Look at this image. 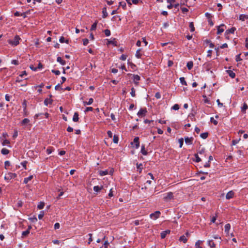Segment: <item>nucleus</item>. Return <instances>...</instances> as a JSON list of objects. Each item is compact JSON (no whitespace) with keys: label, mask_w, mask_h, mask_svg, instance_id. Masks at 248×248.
<instances>
[{"label":"nucleus","mask_w":248,"mask_h":248,"mask_svg":"<svg viewBox=\"0 0 248 248\" xmlns=\"http://www.w3.org/2000/svg\"><path fill=\"white\" fill-rule=\"evenodd\" d=\"M170 230H167L164 231H163L160 233L161 238L162 239H164L166 236L167 234H170Z\"/></svg>","instance_id":"6"},{"label":"nucleus","mask_w":248,"mask_h":248,"mask_svg":"<svg viewBox=\"0 0 248 248\" xmlns=\"http://www.w3.org/2000/svg\"><path fill=\"white\" fill-rule=\"evenodd\" d=\"M205 15L208 19H211L212 17V16L211 15V14L208 13H206Z\"/></svg>","instance_id":"62"},{"label":"nucleus","mask_w":248,"mask_h":248,"mask_svg":"<svg viewBox=\"0 0 248 248\" xmlns=\"http://www.w3.org/2000/svg\"><path fill=\"white\" fill-rule=\"evenodd\" d=\"M107 41H108V43H107V45H109V44H112V45H114V46H117V42L115 38H113V40H109L107 39Z\"/></svg>","instance_id":"9"},{"label":"nucleus","mask_w":248,"mask_h":248,"mask_svg":"<svg viewBox=\"0 0 248 248\" xmlns=\"http://www.w3.org/2000/svg\"><path fill=\"white\" fill-rule=\"evenodd\" d=\"M140 79V77L138 75H133V79L135 83L137 85L138 84V81H139Z\"/></svg>","instance_id":"12"},{"label":"nucleus","mask_w":248,"mask_h":248,"mask_svg":"<svg viewBox=\"0 0 248 248\" xmlns=\"http://www.w3.org/2000/svg\"><path fill=\"white\" fill-rule=\"evenodd\" d=\"M248 108V106L246 103H244L243 106L241 108V111L243 113H246L247 109Z\"/></svg>","instance_id":"21"},{"label":"nucleus","mask_w":248,"mask_h":248,"mask_svg":"<svg viewBox=\"0 0 248 248\" xmlns=\"http://www.w3.org/2000/svg\"><path fill=\"white\" fill-rule=\"evenodd\" d=\"M104 32L107 36H109L110 35L111 33L109 30L106 29L104 30Z\"/></svg>","instance_id":"43"},{"label":"nucleus","mask_w":248,"mask_h":248,"mask_svg":"<svg viewBox=\"0 0 248 248\" xmlns=\"http://www.w3.org/2000/svg\"><path fill=\"white\" fill-rule=\"evenodd\" d=\"M60 227V224L59 223H56L54 224V228L55 230L59 229Z\"/></svg>","instance_id":"58"},{"label":"nucleus","mask_w":248,"mask_h":248,"mask_svg":"<svg viewBox=\"0 0 248 248\" xmlns=\"http://www.w3.org/2000/svg\"><path fill=\"white\" fill-rule=\"evenodd\" d=\"M10 162L9 161H6L4 162V167L6 169H8V167L10 166Z\"/></svg>","instance_id":"46"},{"label":"nucleus","mask_w":248,"mask_h":248,"mask_svg":"<svg viewBox=\"0 0 248 248\" xmlns=\"http://www.w3.org/2000/svg\"><path fill=\"white\" fill-rule=\"evenodd\" d=\"M186 66L188 70H191L193 66V63L192 61L188 62L187 63Z\"/></svg>","instance_id":"26"},{"label":"nucleus","mask_w":248,"mask_h":248,"mask_svg":"<svg viewBox=\"0 0 248 248\" xmlns=\"http://www.w3.org/2000/svg\"><path fill=\"white\" fill-rule=\"evenodd\" d=\"M208 132H204L201 134L200 137L203 139H205L208 137Z\"/></svg>","instance_id":"31"},{"label":"nucleus","mask_w":248,"mask_h":248,"mask_svg":"<svg viewBox=\"0 0 248 248\" xmlns=\"http://www.w3.org/2000/svg\"><path fill=\"white\" fill-rule=\"evenodd\" d=\"M99 172V174L101 176H104V175H106L107 174H108V170H99L98 171Z\"/></svg>","instance_id":"19"},{"label":"nucleus","mask_w":248,"mask_h":248,"mask_svg":"<svg viewBox=\"0 0 248 248\" xmlns=\"http://www.w3.org/2000/svg\"><path fill=\"white\" fill-rule=\"evenodd\" d=\"M210 122L213 123L216 125H217L218 123L217 121L215 120L213 117H211L210 118Z\"/></svg>","instance_id":"48"},{"label":"nucleus","mask_w":248,"mask_h":248,"mask_svg":"<svg viewBox=\"0 0 248 248\" xmlns=\"http://www.w3.org/2000/svg\"><path fill=\"white\" fill-rule=\"evenodd\" d=\"M93 99L92 98H91L89 99V101H88V102H83L84 105L86 106V105H91L93 103Z\"/></svg>","instance_id":"29"},{"label":"nucleus","mask_w":248,"mask_h":248,"mask_svg":"<svg viewBox=\"0 0 248 248\" xmlns=\"http://www.w3.org/2000/svg\"><path fill=\"white\" fill-rule=\"evenodd\" d=\"M182 12L183 13H186V12H188V10L186 8L183 7L181 8Z\"/></svg>","instance_id":"63"},{"label":"nucleus","mask_w":248,"mask_h":248,"mask_svg":"<svg viewBox=\"0 0 248 248\" xmlns=\"http://www.w3.org/2000/svg\"><path fill=\"white\" fill-rule=\"evenodd\" d=\"M10 152V151L6 148H3L1 150V153L3 155H6L8 154Z\"/></svg>","instance_id":"24"},{"label":"nucleus","mask_w":248,"mask_h":248,"mask_svg":"<svg viewBox=\"0 0 248 248\" xmlns=\"http://www.w3.org/2000/svg\"><path fill=\"white\" fill-rule=\"evenodd\" d=\"M178 142L179 143V144H180V148H182V146L183 145V143H184V139L183 138H180L178 140Z\"/></svg>","instance_id":"44"},{"label":"nucleus","mask_w":248,"mask_h":248,"mask_svg":"<svg viewBox=\"0 0 248 248\" xmlns=\"http://www.w3.org/2000/svg\"><path fill=\"white\" fill-rule=\"evenodd\" d=\"M225 25L224 24H221L219 26H218L217 27V34H221L222 32H223L224 31V29L223 28H222V27H225Z\"/></svg>","instance_id":"10"},{"label":"nucleus","mask_w":248,"mask_h":248,"mask_svg":"<svg viewBox=\"0 0 248 248\" xmlns=\"http://www.w3.org/2000/svg\"><path fill=\"white\" fill-rule=\"evenodd\" d=\"M240 140V138L238 140H232V144L233 145H235V144H236L238 142V141Z\"/></svg>","instance_id":"60"},{"label":"nucleus","mask_w":248,"mask_h":248,"mask_svg":"<svg viewBox=\"0 0 248 248\" xmlns=\"http://www.w3.org/2000/svg\"><path fill=\"white\" fill-rule=\"evenodd\" d=\"M231 228V225L230 224H226L225 225V232L227 234L229 235V231L230 230Z\"/></svg>","instance_id":"15"},{"label":"nucleus","mask_w":248,"mask_h":248,"mask_svg":"<svg viewBox=\"0 0 248 248\" xmlns=\"http://www.w3.org/2000/svg\"><path fill=\"white\" fill-rule=\"evenodd\" d=\"M179 241H182L184 243H186L187 242V239L186 237V236L184 235H182V236H180V237L179 238Z\"/></svg>","instance_id":"23"},{"label":"nucleus","mask_w":248,"mask_h":248,"mask_svg":"<svg viewBox=\"0 0 248 248\" xmlns=\"http://www.w3.org/2000/svg\"><path fill=\"white\" fill-rule=\"evenodd\" d=\"M142 164H137V168L138 169H139V171L140 172H141V171H142Z\"/></svg>","instance_id":"45"},{"label":"nucleus","mask_w":248,"mask_h":248,"mask_svg":"<svg viewBox=\"0 0 248 248\" xmlns=\"http://www.w3.org/2000/svg\"><path fill=\"white\" fill-rule=\"evenodd\" d=\"M141 153L144 155H146L148 154V152L145 150L144 145L141 146Z\"/></svg>","instance_id":"18"},{"label":"nucleus","mask_w":248,"mask_h":248,"mask_svg":"<svg viewBox=\"0 0 248 248\" xmlns=\"http://www.w3.org/2000/svg\"><path fill=\"white\" fill-rule=\"evenodd\" d=\"M45 206V203L43 202H40L39 204L37 206V208L39 209H43Z\"/></svg>","instance_id":"37"},{"label":"nucleus","mask_w":248,"mask_h":248,"mask_svg":"<svg viewBox=\"0 0 248 248\" xmlns=\"http://www.w3.org/2000/svg\"><path fill=\"white\" fill-rule=\"evenodd\" d=\"M120 6H121L124 10L125 9L126 7V3L124 1L120 2L119 7Z\"/></svg>","instance_id":"34"},{"label":"nucleus","mask_w":248,"mask_h":248,"mask_svg":"<svg viewBox=\"0 0 248 248\" xmlns=\"http://www.w3.org/2000/svg\"><path fill=\"white\" fill-rule=\"evenodd\" d=\"M113 142L115 143H118L119 141V138L117 135H114L113 139Z\"/></svg>","instance_id":"38"},{"label":"nucleus","mask_w":248,"mask_h":248,"mask_svg":"<svg viewBox=\"0 0 248 248\" xmlns=\"http://www.w3.org/2000/svg\"><path fill=\"white\" fill-rule=\"evenodd\" d=\"M93 108L92 107H87L85 109V112H88L90 111H93Z\"/></svg>","instance_id":"59"},{"label":"nucleus","mask_w":248,"mask_h":248,"mask_svg":"<svg viewBox=\"0 0 248 248\" xmlns=\"http://www.w3.org/2000/svg\"><path fill=\"white\" fill-rule=\"evenodd\" d=\"M140 49H138L137 51H136V56L137 58H141V54L140 52Z\"/></svg>","instance_id":"42"},{"label":"nucleus","mask_w":248,"mask_h":248,"mask_svg":"<svg viewBox=\"0 0 248 248\" xmlns=\"http://www.w3.org/2000/svg\"><path fill=\"white\" fill-rule=\"evenodd\" d=\"M30 122V120L27 118L24 119L21 122V124L22 125H25V124H28Z\"/></svg>","instance_id":"28"},{"label":"nucleus","mask_w":248,"mask_h":248,"mask_svg":"<svg viewBox=\"0 0 248 248\" xmlns=\"http://www.w3.org/2000/svg\"><path fill=\"white\" fill-rule=\"evenodd\" d=\"M103 186H94L93 187V190L96 192H99L102 189H103Z\"/></svg>","instance_id":"17"},{"label":"nucleus","mask_w":248,"mask_h":248,"mask_svg":"<svg viewBox=\"0 0 248 248\" xmlns=\"http://www.w3.org/2000/svg\"><path fill=\"white\" fill-rule=\"evenodd\" d=\"M195 156L196 157V162H199L201 161V159L199 157L197 154H195Z\"/></svg>","instance_id":"56"},{"label":"nucleus","mask_w":248,"mask_h":248,"mask_svg":"<svg viewBox=\"0 0 248 248\" xmlns=\"http://www.w3.org/2000/svg\"><path fill=\"white\" fill-rule=\"evenodd\" d=\"M22 106H23V110H24V111H25V110H26V107H27V103H26V101L25 100H24L23 102L22 103Z\"/></svg>","instance_id":"50"},{"label":"nucleus","mask_w":248,"mask_h":248,"mask_svg":"<svg viewBox=\"0 0 248 248\" xmlns=\"http://www.w3.org/2000/svg\"><path fill=\"white\" fill-rule=\"evenodd\" d=\"M33 178V175H30L28 177L25 178L24 179V183L27 184L29 181H31Z\"/></svg>","instance_id":"22"},{"label":"nucleus","mask_w":248,"mask_h":248,"mask_svg":"<svg viewBox=\"0 0 248 248\" xmlns=\"http://www.w3.org/2000/svg\"><path fill=\"white\" fill-rule=\"evenodd\" d=\"M102 13H103V16H102V17L103 18H106L108 16V13H107V8L106 7H104L102 9Z\"/></svg>","instance_id":"16"},{"label":"nucleus","mask_w":248,"mask_h":248,"mask_svg":"<svg viewBox=\"0 0 248 248\" xmlns=\"http://www.w3.org/2000/svg\"><path fill=\"white\" fill-rule=\"evenodd\" d=\"M179 105L178 104H175L172 107V109H174V110H178L179 109Z\"/></svg>","instance_id":"52"},{"label":"nucleus","mask_w":248,"mask_h":248,"mask_svg":"<svg viewBox=\"0 0 248 248\" xmlns=\"http://www.w3.org/2000/svg\"><path fill=\"white\" fill-rule=\"evenodd\" d=\"M10 144V141L8 140H4L3 141L2 143V145L3 146H4V145H5L6 144Z\"/></svg>","instance_id":"54"},{"label":"nucleus","mask_w":248,"mask_h":248,"mask_svg":"<svg viewBox=\"0 0 248 248\" xmlns=\"http://www.w3.org/2000/svg\"><path fill=\"white\" fill-rule=\"evenodd\" d=\"M78 112H75L73 117V121L74 122H77L78 121L79 118H78Z\"/></svg>","instance_id":"13"},{"label":"nucleus","mask_w":248,"mask_h":248,"mask_svg":"<svg viewBox=\"0 0 248 248\" xmlns=\"http://www.w3.org/2000/svg\"><path fill=\"white\" fill-rule=\"evenodd\" d=\"M203 97L204 98V102L208 104H211V102L207 98L205 95H203Z\"/></svg>","instance_id":"40"},{"label":"nucleus","mask_w":248,"mask_h":248,"mask_svg":"<svg viewBox=\"0 0 248 248\" xmlns=\"http://www.w3.org/2000/svg\"><path fill=\"white\" fill-rule=\"evenodd\" d=\"M17 176V175L15 173L8 172L4 176V179L7 181H9L12 179H14Z\"/></svg>","instance_id":"2"},{"label":"nucleus","mask_w":248,"mask_h":248,"mask_svg":"<svg viewBox=\"0 0 248 248\" xmlns=\"http://www.w3.org/2000/svg\"><path fill=\"white\" fill-rule=\"evenodd\" d=\"M51 72L56 75H59L60 74V71L58 70H52Z\"/></svg>","instance_id":"53"},{"label":"nucleus","mask_w":248,"mask_h":248,"mask_svg":"<svg viewBox=\"0 0 248 248\" xmlns=\"http://www.w3.org/2000/svg\"><path fill=\"white\" fill-rule=\"evenodd\" d=\"M235 30H236V29L235 28L232 27V28H231L230 29L226 30L225 32L228 34L233 33L234 31H235Z\"/></svg>","instance_id":"25"},{"label":"nucleus","mask_w":248,"mask_h":248,"mask_svg":"<svg viewBox=\"0 0 248 248\" xmlns=\"http://www.w3.org/2000/svg\"><path fill=\"white\" fill-rule=\"evenodd\" d=\"M202 242L201 241L198 240L195 244V246L196 248H202L200 246V244Z\"/></svg>","instance_id":"47"},{"label":"nucleus","mask_w":248,"mask_h":248,"mask_svg":"<svg viewBox=\"0 0 248 248\" xmlns=\"http://www.w3.org/2000/svg\"><path fill=\"white\" fill-rule=\"evenodd\" d=\"M55 89L56 90H60L62 91L63 89L60 87V84H58L55 87Z\"/></svg>","instance_id":"55"},{"label":"nucleus","mask_w":248,"mask_h":248,"mask_svg":"<svg viewBox=\"0 0 248 248\" xmlns=\"http://www.w3.org/2000/svg\"><path fill=\"white\" fill-rule=\"evenodd\" d=\"M189 27L191 32H193L195 31V28L194 27V23L193 22L189 23Z\"/></svg>","instance_id":"33"},{"label":"nucleus","mask_w":248,"mask_h":248,"mask_svg":"<svg viewBox=\"0 0 248 248\" xmlns=\"http://www.w3.org/2000/svg\"><path fill=\"white\" fill-rule=\"evenodd\" d=\"M89 43V40L87 38L83 39V44L84 46H86Z\"/></svg>","instance_id":"51"},{"label":"nucleus","mask_w":248,"mask_h":248,"mask_svg":"<svg viewBox=\"0 0 248 248\" xmlns=\"http://www.w3.org/2000/svg\"><path fill=\"white\" fill-rule=\"evenodd\" d=\"M20 39L19 36L18 35H16L13 40H9L8 43L13 45L16 46L19 44V41Z\"/></svg>","instance_id":"1"},{"label":"nucleus","mask_w":248,"mask_h":248,"mask_svg":"<svg viewBox=\"0 0 248 248\" xmlns=\"http://www.w3.org/2000/svg\"><path fill=\"white\" fill-rule=\"evenodd\" d=\"M208 245L211 248L215 247V244L212 240L208 241Z\"/></svg>","instance_id":"39"},{"label":"nucleus","mask_w":248,"mask_h":248,"mask_svg":"<svg viewBox=\"0 0 248 248\" xmlns=\"http://www.w3.org/2000/svg\"><path fill=\"white\" fill-rule=\"evenodd\" d=\"M147 112L146 108H140L138 112L137 115L140 117H142L146 115Z\"/></svg>","instance_id":"5"},{"label":"nucleus","mask_w":248,"mask_h":248,"mask_svg":"<svg viewBox=\"0 0 248 248\" xmlns=\"http://www.w3.org/2000/svg\"><path fill=\"white\" fill-rule=\"evenodd\" d=\"M193 140V137H190V138L186 137L185 138V141L186 143L189 144V145H191L192 144Z\"/></svg>","instance_id":"7"},{"label":"nucleus","mask_w":248,"mask_h":248,"mask_svg":"<svg viewBox=\"0 0 248 248\" xmlns=\"http://www.w3.org/2000/svg\"><path fill=\"white\" fill-rule=\"evenodd\" d=\"M98 21H96L92 25L91 28V31H93L95 30L96 29L97 24Z\"/></svg>","instance_id":"35"},{"label":"nucleus","mask_w":248,"mask_h":248,"mask_svg":"<svg viewBox=\"0 0 248 248\" xmlns=\"http://www.w3.org/2000/svg\"><path fill=\"white\" fill-rule=\"evenodd\" d=\"M58 62H59L62 65H64L65 64V61L63 60L61 57H58L57 59Z\"/></svg>","instance_id":"20"},{"label":"nucleus","mask_w":248,"mask_h":248,"mask_svg":"<svg viewBox=\"0 0 248 248\" xmlns=\"http://www.w3.org/2000/svg\"><path fill=\"white\" fill-rule=\"evenodd\" d=\"M248 18V16L246 15H241L239 16V19L242 21H244L245 19Z\"/></svg>","instance_id":"30"},{"label":"nucleus","mask_w":248,"mask_h":248,"mask_svg":"<svg viewBox=\"0 0 248 248\" xmlns=\"http://www.w3.org/2000/svg\"><path fill=\"white\" fill-rule=\"evenodd\" d=\"M234 196V192L232 191H229L226 195V198L228 200H230L233 198Z\"/></svg>","instance_id":"8"},{"label":"nucleus","mask_w":248,"mask_h":248,"mask_svg":"<svg viewBox=\"0 0 248 248\" xmlns=\"http://www.w3.org/2000/svg\"><path fill=\"white\" fill-rule=\"evenodd\" d=\"M130 94L132 97H135L136 96L135 90L133 87L131 89Z\"/></svg>","instance_id":"49"},{"label":"nucleus","mask_w":248,"mask_h":248,"mask_svg":"<svg viewBox=\"0 0 248 248\" xmlns=\"http://www.w3.org/2000/svg\"><path fill=\"white\" fill-rule=\"evenodd\" d=\"M174 198L173 193L171 192H169L167 193H166L163 199L165 201L168 202L170 200L173 199Z\"/></svg>","instance_id":"3"},{"label":"nucleus","mask_w":248,"mask_h":248,"mask_svg":"<svg viewBox=\"0 0 248 248\" xmlns=\"http://www.w3.org/2000/svg\"><path fill=\"white\" fill-rule=\"evenodd\" d=\"M134 142L135 143L136 148H138L140 147L139 138L137 137L134 139Z\"/></svg>","instance_id":"11"},{"label":"nucleus","mask_w":248,"mask_h":248,"mask_svg":"<svg viewBox=\"0 0 248 248\" xmlns=\"http://www.w3.org/2000/svg\"><path fill=\"white\" fill-rule=\"evenodd\" d=\"M155 97L157 99H160L161 98V95L159 92H157L155 94Z\"/></svg>","instance_id":"61"},{"label":"nucleus","mask_w":248,"mask_h":248,"mask_svg":"<svg viewBox=\"0 0 248 248\" xmlns=\"http://www.w3.org/2000/svg\"><path fill=\"white\" fill-rule=\"evenodd\" d=\"M180 82L182 85H186V82L185 81V78L181 77L180 78Z\"/></svg>","instance_id":"36"},{"label":"nucleus","mask_w":248,"mask_h":248,"mask_svg":"<svg viewBox=\"0 0 248 248\" xmlns=\"http://www.w3.org/2000/svg\"><path fill=\"white\" fill-rule=\"evenodd\" d=\"M59 41L60 43H63L64 42H65L66 44H68L69 43V41L68 40H66V41H65V39H64V37H63V36H61L59 39Z\"/></svg>","instance_id":"32"},{"label":"nucleus","mask_w":248,"mask_h":248,"mask_svg":"<svg viewBox=\"0 0 248 248\" xmlns=\"http://www.w3.org/2000/svg\"><path fill=\"white\" fill-rule=\"evenodd\" d=\"M29 233H30V232L28 230H26L25 231L23 232L22 233V237H26L27 235H28L29 234Z\"/></svg>","instance_id":"41"},{"label":"nucleus","mask_w":248,"mask_h":248,"mask_svg":"<svg viewBox=\"0 0 248 248\" xmlns=\"http://www.w3.org/2000/svg\"><path fill=\"white\" fill-rule=\"evenodd\" d=\"M53 100L51 99H46L44 100V104L46 106H47L48 104H51Z\"/></svg>","instance_id":"27"},{"label":"nucleus","mask_w":248,"mask_h":248,"mask_svg":"<svg viewBox=\"0 0 248 248\" xmlns=\"http://www.w3.org/2000/svg\"><path fill=\"white\" fill-rule=\"evenodd\" d=\"M126 58H127V56L124 55V54H123L121 57H120V59L122 60V61H125L126 59Z\"/></svg>","instance_id":"57"},{"label":"nucleus","mask_w":248,"mask_h":248,"mask_svg":"<svg viewBox=\"0 0 248 248\" xmlns=\"http://www.w3.org/2000/svg\"><path fill=\"white\" fill-rule=\"evenodd\" d=\"M160 214L161 213L160 211H156L154 213L151 214L150 215V217L151 218L155 220L160 217Z\"/></svg>","instance_id":"4"},{"label":"nucleus","mask_w":248,"mask_h":248,"mask_svg":"<svg viewBox=\"0 0 248 248\" xmlns=\"http://www.w3.org/2000/svg\"><path fill=\"white\" fill-rule=\"evenodd\" d=\"M27 163V162L26 161H24L21 163V164L24 168L25 169H26Z\"/></svg>","instance_id":"64"},{"label":"nucleus","mask_w":248,"mask_h":248,"mask_svg":"<svg viewBox=\"0 0 248 248\" xmlns=\"http://www.w3.org/2000/svg\"><path fill=\"white\" fill-rule=\"evenodd\" d=\"M226 71L230 77H231L232 78H235V74L232 71L228 70H226Z\"/></svg>","instance_id":"14"}]
</instances>
